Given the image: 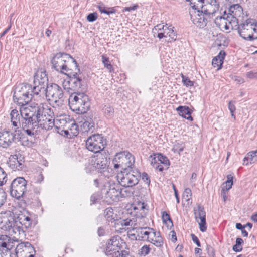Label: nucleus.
Instances as JSON below:
<instances>
[{"label": "nucleus", "mask_w": 257, "mask_h": 257, "mask_svg": "<svg viewBox=\"0 0 257 257\" xmlns=\"http://www.w3.org/2000/svg\"><path fill=\"white\" fill-rule=\"evenodd\" d=\"M38 103H32L27 107H21L20 111L22 118L21 126L29 136L35 134L38 126L37 111Z\"/></svg>", "instance_id": "nucleus-1"}, {"label": "nucleus", "mask_w": 257, "mask_h": 257, "mask_svg": "<svg viewBox=\"0 0 257 257\" xmlns=\"http://www.w3.org/2000/svg\"><path fill=\"white\" fill-rule=\"evenodd\" d=\"M38 126L46 131L51 130L55 125L54 112L46 103L38 104Z\"/></svg>", "instance_id": "nucleus-2"}, {"label": "nucleus", "mask_w": 257, "mask_h": 257, "mask_svg": "<svg viewBox=\"0 0 257 257\" xmlns=\"http://www.w3.org/2000/svg\"><path fill=\"white\" fill-rule=\"evenodd\" d=\"M70 109L78 113H86L89 107L88 97L84 93L74 92L68 99Z\"/></svg>", "instance_id": "nucleus-3"}, {"label": "nucleus", "mask_w": 257, "mask_h": 257, "mask_svg": "<svg viewBox=\"0 0 257 257\" xmlns=\"http://www.w3.org/2000/svg\"><path fill=\"white\" fill-rule=\"evenodd\" d=\"M51 63L54 69L58 72L67 74L68 70L74 69L73 64L76 60L66 53H57L52 58Z\"/></svg>", "instance_id": "nucleus-4"}, {"label": "nucleus", "mask_w": 257, "mask_h": 257, "mask_svg": "<svg viewBox=\"0 0 257 257\" xmlns=\"http://www.w3.org/2000/svg\"><path fill=\"white\" fill-rule=\"evenodd\" d=\"M33 94L32 86L28 84H21L15 89L13 99L15 103L22 107L25 106L31 100Z\"/></svg>", "instance_id": "nucleus-5"}, {"label": "nucleus", "mask_w": 257, "mask_h": 257, "mask_svg": "<svg viewBox=\"0 0 257 257\" xmlns=\"http://www.w3.org/2000/svg\"><path fill=\"white\" fill-rule=\"evenodd\" d=\"M73 67V69L67 71L66 75L69 79L64 80L63 82V88L68 92L70 90L78 92L82 86V80L77 63H74Z\"/></svg>", "instance_id": "nucleus-6"}, {"label": "nucleus", "mask_w": 257, "mask_h": 257, "mask_svg": "<svg viewBox=\"0 0 257 257\" xmlns=\"http://www.w3.org/2000/svg\"><path fill=\"white\" fill-rule=\"evenodd\" d=\"M234 30H237L240 36L246 40L257 39V23L253 19H248L240 24H237Z\"/></svg>", "instance_id": "nucleus-7"}, {"label": "nucleus", "mask_w": 257, "mask_h": 257, "mask_svg": "<svg viewBox=\"0 0 257 257\" xmlns=\"http://www.w3.org/2000/svg\"><path fill=\"white\" fill-rule=\"evenodd\" d=\"M44 94L46 99L53 107H60L63 104V91L58 84L52 83L47 86Z\"/></svg>", "instance_id": "nucleus-8"}, {"label": "nucleus", "mask_w": 257, "mask_h": 257, "mask_svg": "<svg viewBox=\"0 0 257 257\" xmlns=\"http://www.w3.org/2000/svg\"><path fill=\"white\" fill-rule=\"evenodd\" d=\"M125 246V243L120 237L115 236L107 241L104 248V252L109 257H120L121 253L126 251L124 250Z\"/></svg>", "instance_id": "nucleus-9"}, {"label": "nucleus", "mask_w": 257, "mask_h": 257, "mask_svg": "<svg viewBox=\"0 0 257 257\" xmlns=\"http://www.w3.org/2000/svg\"><path fill=\"white\" fill-rule=\"evenodd\" d=\"M135 157L128 151H123L117 153L113 160L114 168L118 171L131 170L133 169L135 163Z\"/></svg>", "instance_id": "nucleus-10"}, {"label": "nucleus", "mask_w": 257, "mask_h": 257, "mask_svg": "<svg viewBox=\"0 0 257 257\" xmlns=\"http://www.w3.org/2000/svg\"><path fill=\"white\" fill-rule=\"evenodd\" d=\"M141 177L137 170H120L117 175L119 184L123 187H133L137 185Z\"/></svg>", "instance_id": "nucleus-11"}, {"label": "nucleus", "mask_w": 257, "mask_h": 257, "mask_svg": "<svg viewBox=\"0 0 257 257\" xmlns=\"http://www.w3.org/2000/svg\"><path fill=\"white\" fill-rule=\"evenodd\" d=\"M48 83V79L46 72L42 69L38 70L34 77L33 94H44L46 87L49 85Z\"/></svg>", "instance_id": "nucleus-12"}, {"label": "nucleus", "mask_w": 257, "mask_h": 257, "mask_svg": "<svg viewBox=\"0 0 257 257\" xmlns=\"http://www.w3.org/2000/svg\"><path fill=\"white\" fill-rule=\"evenodd\" d=\"M106 144V140L101 135L94 134L90 136L86 141V147L90 151L95 153L100 152Z\"/></svg>", "instance_id": "nucleus-13"}, {"label": "nucleus", "mask_w": 257, "mask_h": 257, "mask_svg": "<svg viewBox=\"0 0 257 257\" xmlns=\"http://www.w3.org/2000/svg\"><path fill=\"white\" fill-rule=\"evenodd\" d=\"M27 181L23 177H18L11 183L10 193L12 197L17 199L23 197L26 191Z\"/></svg>", "instance_id": "nucleus-14"}, {"label": "nucleus", "mask_w": 257, "mask_h": 257, "mask_svg": "<svg viewBox=\"0 0 257 257\" xmlns=\"http://www.w3.org/2000/svg\"><path fill=\"white\" fill-rule=\"evenodd\" d=\"M103 192L105 198L108 199L107 201L117 202L121 198L120 187L118 184H107L105 185Z\"/></svg>", "instance_id": "nucleus-15"}, {"label": "nucleus", "mask_w": 257, "mask_h": 257, "mask_svg": "<svg viewBox=\"0 0 257 257\" xmlns=\"http://www.w3.org/2000/svg\"><path fill=\"white\" fill-rule=\"evenodd\" d=\"M20 135L19 133L14 132L13 130L5 128L0 131V147L3 148H7L10 147L14 140L18 139L17 137Z\"/></svg>", "instance_id": "nucleus-16"}, {"label": "nucleus", "mask_w": 257, "mask_h": 257, "mask_svg": "<svg viewBox=\"0 0 257 257\" xmlns=\"http://www.w3.org/2000/svg\"><path fill=\"white\" fill-rule=\"evenodd\" d=\"M174 27L167 24L162 25L158 24L154 27V30L158 31L157 37L161 39L164 37H169L168 42L175 41L177 38L176 33L173 30Z\"/></svg>", "instance_id": "nucleus-17"}, {"label": "nucleus", "mask_w": 257, "mask_h": 257, "mask_svg": "<svg viewBox=\"0 0 257 257\" xmlns=\"http://www.w3.org/2000/svg\"><path fill=\"white\" fill-rule=\"evenodd\" d=\"M232 18V17H230ZM215 23L220 29H224L226 30H233L237 26L235 19H231L228 14H225L220 17H217L215 19Z\"/></svg>", "instance_id": "nucleus-18"}, {"label": "nucleus", "mask_w": 257, "mask_h": 257, "mask_svg": "<svg viewBox=\"0 0 257 257\" xmlns=\"http://www.w3.org/2000/svg\"><path fill=\"white\" fill-rule=\"evenodd\" d=\"M3 230L7 231L11 236H13L14 240L22 239L25 236L23 228L16 218L10 223L8 228Z\"/></svg>", "instance_id": "nucleus-19"}, {"label": "nucleus", "mask_w": 257, "mask_h": 257, "mask_svg": "<svg viewBox=\"0 0 257 257\" xmlns=\"http://www.w3.org/2000/svg\"><path fill=\"white\" fill-rule=\"evenodd\" d=\"M15 250L17 257H34L35 253L34 247L28 242L19 243Z\"/></svg>", "instance_id": "nucleus-20"}, {"label": "nucleus", "mask_w": 257, "mask_h": 257, "mask_svg": "<svg viewBox=\"0 0 257 257\" xmlns=\"http://www.w3.org/2000/svg\"><path fill=\"white\" fill-rule=\"evenodd\" d=\"M195 219L198 222L199 228L201 232L206 230V212L204 207L201 205H198L197 208L194 209Z\"/></svg>", "instance_id": "nucleus-21"}, {"label": "nucleus", "mask_w": 257, "mask_h": 257, "mask_svg": "<svg viewBox=\"0 0 257 257\" xmlns=\"http://www.w3.org/2000/svg\"><path fill=\"white\" fill-rule=\"evenodd\" d=\"M108 160L105 154H98L95 160L93 165L95 169L100 172H104L108 166Z\"/></svg>", "instance_id": "nucleus-22"}, {"label": "nucleus", "mask_w": 257, "mask_h": 257, "mask_svg": "<svg viewBox=\"0 0 257 257\" xmlns=\"http://www.w3.org/2000/svg\"><path fill=\"white\" fill-rule=\"evenodd\" d=\"M228 14L229 17L231 19L232 17L234 19L236 20L237 24L239 23V21L243 19V11L242 7L239 4H234L231 5L229 9Z\"/></svg>", "instance_id": "nucleus-23"}, {"label": "nucleus", "mask_w": 257, "mask_h": 257, "mask_svg": "<svg viewBox=\"0 0 257 257\" xmlns=\"http://www.w3.org/2000/svg\"><path fill=\"white\" fill-rule=\"evenodd\" d=\"M16 218L14 213L10 211L0 213V228L2 230L8 228L10 223Z\"/></svg>", "instance_id": "nucleus-24"}, {"label": "nucleus", "mask_w": 257, "mask_h": 257, "mask_svg": "<svg viewBox=\"0 0 257 257\" xmlns=\"http://www.w3.org/2000/svg\"><path fill=\"white\" fill-rule=\"evenodd\" d=\"M132 231L134 232L131 235L135 237L136 240L148 241L152 232L146 230V228L134 227L132 228Z\"/></svg>", "instance_id": "nucleus-25"}, {"label": "nucleus", "mask_w": 257, "mask_h": 257, "mask_svg": "<svg viewBox=\"0 0 257 257\" xmlns=\"http://www.w3.org/2000/svg\"><path fill=\"white\" fill-rule=\"evenodd\" d=\"M24 161L18 155H11L9 157L8 165L10 168L14 171L21 170L24 166Z\"/></svg>", "instance_id": "nucleus-26"}, {"label": "nucleus", "mask_w": 257, "mask_h": 257, "mask_svg": "<svg viewBox=\"0 0 257 257\" xmlns=\"http://www.w3.org/2000/svg\"><path fill=\"white\" fill-rule=\"evenodd\" d=\"M10 115L12 125L14 127L12 130L14 132L19 133L20 131L18 129L21 126L20 118L22 117L21 114H19L18 111L15 109L11 111Z\"/></svg>", "instance_id": "nucleus-27"}, {"label": "nucleus", "mask_w": 257, "mask_h": 257, "mask_svg": "<svg viewBox=\"0 0 257 257\" xmlns=\"http://www.w3.org/2000/svg\"><path fill=\"white\" fill-rule=\"evenodd\" d=\"M18 223L20 225H24L25 228H28L31 226L32 220L30 217L29 213L26 210H23L18 214L17 216Z\"/></svg>", "instance_id": "nucleus-28"}, {"label": "nucleus", "mask_w": 257, "mask_h": 257, "mask_svg": "<svg viewBox=\"0 0 257 257\" xmlns=\"http://www.w3.org/2000/svg\"><path fill=\"white\" fill-rule=\"evenodd\" d=\"M67 116L65 115H60L54 117L55 127L57 130H60L62 128L69 127L70 122L67 121Z\"/></svg>", "instance_id": "nucleus-29"}, {"label": "nucleus", "mask_w": 257, "mask_h": 257, "mask_svg": "<svg viewBox=\"0 0 257 257\" xmlns=\"http://www.w3.org/2000/svg\"><path fill=\"white\" fill-rule=\"evenodd\" d=\"M201 11L198 12L197 16L193 19V23L199 28L204 27L207 23V17Z\"/></svg>", "instance_id": "nucleus-30"}, {"label": "nucleus", "mask_w": 257, "mask_h": 257, "mask_svg": "<svg viewBox=\"0 0 257 257\" xmlns=\"http://www.w3.org/2000/svg\"><path fill=\"white\" fill-rule=\"evenodd\" d=\"M157 247H161L163 244V240L159 232H152L148 241Z\"/></svg>", "instance_id": "nucleus-31"}, {"label": "nucleus", "mask_w": 257, "mask_h": 257, "mask_svg": "<svg viewBox=\"0 0 257 257\" xmlns=\"http://www.w3.org/2000/svg\"><path fill=\"white\" fill-rule=\"evenodd\" d=\"M135 215L137 216L135 220L133 218L132 219L128 218L123 220L118 219L117 222H116L115 224L117 225H121L122 227L131 226H133V228L136 227V226H137V223H136V222L137 221V218L142 217L143 216V215L142 214V213H140V215L136 214Z\"/></svg>", "instance_id": "nucleus-32"}, {"label": "nucleus", "mask_w": 257, "mask_h": 257, "mask_svg": "<svg viewBox=\"0 0 257 257\" xmlns=\"http://www.w3.org/2000/svg\"><path fill=\"white\" fill-rule=\"evenodd\" d=\"M176 110L182 117L190 121L193 120V118L191 115L192 111L188 106H180L177 108Z\"/></svg>", "instance_id": "nucleus-33"}, {"label": "nucleus", "mask_w": 257, "mask_h": 257, "mask_svg": "<svg viewBox=\"0 0 257 257\" xmlns=\"http://www.w3.org/2000/svg\"><path fill=\"white\" fill-rule=\"evenodd\" d=\"M225 52L224 51H221L218 55L215 57L212 61V65L214 67H217V70L221 69L223 63V60L225 56Z\"/></svg>", "instance_id": "nucleus-34"}, {"label": "nucleus", "mask_w": 257, "mask_h": 257, "mask_svg": "<svg viewBox=\"0 0 257 257\" xmlns=\"http://www.w3.org/2000/svg\"><path fill=\"white\" fill-rule=\"evenodd\" d=\"M219 7L216 5H211L208 4H204L200 11L203 13L206 16L211 15L214 14L217 11H218Z\"/></svg>", "instance_id": "nucleus-35"}, {"label": "nucleus", "mask_w": 257, "mask_h": 257, "mask_svg": "<svg viewBox=\"0 0 257 257\" xmlns=\"http://www.w3.org/2000/svg\"><path fill=\"white\" fill-rule=\"evenodd\" d=\"M10 237L6 235H0V248L6 251L10 250L11 247Z\"/></svg>", "instance_id": "nucleus-36"}, {"label": "nucleus", "mask_w": 257, "mask_h": 257, "mask_svg": "<svg viewBox=\"0 0 257 257\" xmlns=\"http://www.w3.org/2000/svg\"><path fill=\"white\" fill-rule=\"evenodd\" d=\"M104 216L106 219L109 222H115L117 221V215L113 212L112 208H107L104 210Z\"/></svg>", "instance_id": "nucleus-37"}, {"label": "nucleus", "mask_w": 257, "mask_h": 257, "mask_svg": "<svg viewBox=\"0 0 257 257\" xmlns=\"http://www.w3.org/2000/svg\"><path fill=\"white\" fill-rule=\"evenodd\" d=\"M94 127V122L91 118L85 120L81 125V128L84 132H92Z\"/></svg>", "instance_id": "nucleus-38"}, {"label": "nucleus", "mask_w": 257, "mask_h": 257, "mask_svg": "<svg viewBox=\"0 0 257 257\" xmlns=\"http://www.w3.org/2000/svg\"><path fill=\"white\" fill-rule=\"evenodd\" d=\"M190 2V5L191 7L197 10V12H200L204 4H205V0H186Z\"/></svg>", "instance_id": "nucleus-39"}, {"label": "nucleus", "mask_w": 257, "mask_h": 257, "mask_svg": "<svg viewBox=\"0 0 257 257\" xmlns=\"http://www.w3.org/2000/svg\"><path fill=\"white\" fill-rule=\"evenodd\" d=\"M124 187L120 188L121 198L130 197L134 194L135 191L133 187Z\"/></svg>", "instance_id": "nucleus-40"}, {"label": "nucleus", "mask_w": 257, "mask_h": 257, "mask_svg": "<svg viewBox=\"0 0 257 257\" xmlns=\"http://www.w3.org/2000/svg\"><path fill=\"white\" fill-rule=\"evenodd\" d=\"M154 156L157 158V161L160 162V164H163L167 168L168 167L169 161L166 157L161 154H155Z\"/></svg>", "instance_id": "nucleus-41"}, {"label": "nucleus", "mask_w": 257, "mask_h": 257, "mask_svg": "<svg viewBox=\"0 0 257 257\" xmlns=\"http://www.w3.org/2000/svg\"><path fill=\"white\" fill-rule=\"evenodd\" d=\"M97 8L101 13H104L107 15L113 14L115 12V11L113 8H106L103 6L102 4H100L97 6Z\"/></svg>", "instance_id": "nucleus-42"}, {"label": "nucleus", "mask_w": 257, "mask_h": 257, "mask_svg": "<svg viewBox=\"0 0 257 257\" xmlns=\"http://www.w3.org/2000/svg\"><path fill=\"white\" fill-rule=\"evenodd\" d=\"M67 127L69 129L71 135L72 136H77L78 135L79 133L78 126L74 121L72 122V123L70 122L69 127Z\"/></svg>", "instance_id": "nucleus-43"}, {"label": "nucleus", "mask_w": 257, "mask_h": 257, "mask_svg": "<svg viewBox=\"0 0 257 257\" xmlns=\"http://www.w3.org/2000/svg\"><path fill=\"white\" fill-rule=\"evenodd\" d=\"M103 111L108 117H112L114 115V109L110 105H105L103 108Z\"/></svg>", "instance_id": "nucleus-44"}, {"label": "nucleus", "mask_w": 257, "mask_h": 257, "mask_svg": "<svg viewBox=\"0 0 257 257\" xmlns=\"http://www.w3.org/2000/svg\"><path fill=\"white\" fill-rule=\"evenodd\" d=\"M102 61L105 67H106L110 72L113 71L112 65L110 64L108 58L106 56L102 55Z\"/></svg>", "instance_id": "nucleus-45"}, {"label": "nucleus", "mask_w": 257, "mask_h": 257, "mask_svg": "<svg viewBox=\"0 0 257 257\" xmlns=\"http://www.w3.org/2000/svg\"><path fill=\"white\" fill-rule=\"evenodd\" d=\"M246 158L249 160L250 164L254 163L257 161V151L248 152L246 155Z\"/></svg>", "instance_id": "nucleus-46"}, {"label": "nucleus", "mask_w": 257, "mask_h": 257, "mask_svg": "<svg viewBox=\"0 0 257 257\" xmlns=\"http://www.w3.org/2000/svg\"><path fill=\"white\" fill-rule=\"evenodd\" d=\"M7 180V175L4 169L0 167V186L6 183Z\"/></svg>", "instance_id": "nucleus-47"}, {"label": "nucleus", "mask_w": 257, "mask_h": 257, "mask_svg": "<svg viewBox=\"0 0 257 257\" xmlns=\"http://www.w3.org/2000/svg\"><path fill=\"white\" fill-rule=\"evenodd\" d=\"M151 250L149 245H145L143 246L139 250V254L141 256H146L149 254Z\"/></svg>", "instance_id": "nucleus-48"}, {"label": "nucleus", "mask_w": 257, "mask_h": 257, "mask_svg": "<svg viewBox=\"0 0 257 257\" xmlns=\"http://www.w3.org/2000/svg\"><path fill=\"white\" fill-rule=\"evenodd\" d=\"M227 180L225 182L226 188L225 191H228L231 188L233 185V176L231 175H228L227 176Z\"/></svg>", "instance_id": "nucleus-49"}, {"label": "nucleus", "mask_w": 257, "mask_h": 257, "mask_svg": "<svg viewBox=\"0 0 257 257\" xmlns=\"http://www.w3.org/2000/svg\"><path fill=\"white\" fill-rule=\"evenodd\" d=\"M184 146L182 144L177 143L173 146L172 150L174 153H178L180 154L184 150Z\"/></svg>", "instance_id": "nucleus-50"}, {"label": "nucleus", "mask_w": 257, "mask_h": 257, "mask_svg": "<svg viewBox=\"0 0 257 257\" xmlns=\"http://www.w3.org/2000/svg\"><path fill=\"white\" fill-rule=\"evenodd\" d=\"M162 220L164 223L167 224V222H168L172 226L173 223L172 221V220L170 218V216L169 214H168L166 212L164 211L162 213Z\"/></svg>", "instance_id": "nucleus-51"}, {"label": "nucleus", "mask_w": 257, "mask_h": 257, "mask_svg": "<svg viewBox=\"0 0 257 257\" xmlns=\"http://www.w3.org/2000/svg\"><path fill=\"white\" fill-rule=\"evenodd\" d=\"M181 78L184 85L186 87H190L193 85L194 82L191 81L188 77L185 76L183 74H181Z\"/></svg>", "instance_id": "nucleus-52"}, {"label": "nucleus", "mask_w": 257, "mask_h": 257, "mask_svg": "<svg viewBox=\"0 0 257 257\" xmlns=\"http://www.w3.org/2000/svg\"><path fill=\"white\" fill-rule=\"evenodd\" d=\"M44 180V176L41 173H36L32 182L34 183H41Z\"/></svg>", "instance_id": "nucleus-53"}, {"label": "nucleus", "mask_w": 257, "mask_h": 257, "mask_svg": "<svg viewBox=\"0 0 257 257\" xmlns=\"http://www.w3.org/2000/svg\"><path fill=\"white\" fill-rule=\"evenodd\" d=\"M7 195L5 191L0 188V207H2L6 201Z\"/></svg>", "instance_id": "nucleus-54"}, {"label": "nucleus", "mask_w": 257, "mask_h": 257, "mask_svg": "<svg viewBox=\"0 0 257 257\" xmlns=\"http://www.w3.org/2000/svg\"><path fill=\"white\" fill-rule=\"evenodd\" d=\"M150 161L152 166L155 169L158 168V166H159V164H160V162L157 161V158L154 156V157L152 155L150 156Z\"/></svg>", "instance_id": "nucleus-55"}, {"label": "nucleus", "mask_w": 257, "mask_h": 257, "mask_svg": "<svg viewBox=\"0 0 257 257\" xmlns=\"http://www.w3.org/2000/svg\"><path fill=\"white\" fill-rule=\"evenodd\" d=\"M192 196L191 190L189 188H186L183 194V197L186 200L188 201L190 199Z\"/></svg>", "instance_id": "nucleus-56"}, {"label": "nucleus", "mask_w": 257, "mask_h": 257, "mask_svg": "<svg viewBox=\"0 0 257 257\" xmlns=\"http://www.w3.org/2000/svg\"><path fill=\"white\" fill-rule=\"evenodd\" d=\"M98 18V15L96 12L90 13L87 16V20L90 22L95 21Z\"/></svg>", "instance_id": "nucleus-57"}, {"label": "nucleus", "mask_w": 257, "mask_h": 257, "mask_svg": "<svg viewBox=\"0 0 257 257\" xmlns=\"http://www.w3.org/2000/svg\"><path fill=\"white\" fill-rule=\"evenodd\" d=\"M228 109H229L231 113V116L234 117V119H235V116L234 115L233 113L235 111V106L234 105V103H233L232 101H230L228 103Z\"/></svg>", "instance_id": "nucleus-58"}, {"label": "nucleus", "mask_w": 257, "mask_h": 257, "mask_svg": "<svg viewBox=\"0 0 257 257\" xmlns=\"http://www.w3.org/2000/svg\"><path fill=\"white\" fill-rule=\"evenodd\" d=\"M206 250L209 256L214 257V256L215 255L214 250L211 245H207L206 247Z\"/></svg>", "instance_id": "nucleus-59"}, {"label": "nucleus", "mask_w": 257, "mask_h": 257, "mask_svg": "<svg viewBox=\"0 0 257 257\" xmlns=\"http://www.w3.org/2000/svg\"><path fill=\"white\" fill-rule=\"evenodd\" d=\"M246 76L250 79H257V72L252 71L248 72L246 73Z\"/></svg>", "instance_id": "nucleus-60"}, {"label": "nucleus", "mask_w": 257, "mask_h": 257, "mask_svg": "<svg viewBox=\"0 0 257 257\" xmlns=\"http://www.w3.org/2000/svg\"><path fill=\"white\" fill-rule=\"evenodd\" d=\"M191 238H192V239L193 241L195 243H196L197 246H198V247H200L201 246V244H200V242L198 237L196 235H195L194 234H191Z\"/></svg>", "instance_id": "nucleus-61"}, {"label": "nucleus", "mask_w": 257, "mask_h": 257, "mask_svg": "<svg viewBox=\"0 0 257 257\" xmlns=\"http://www.w3.org/2000/svg\"><path fill=\"white\" fill-rule=\"evenodd\" d=\"M142 178L146 184H149L150 181L149 176L146 173H143L142 174Z\"/></svg>", "instance_id": "nucleus-62"}, {"label": "nucleus", "mask_w": 257, "mask_h": 257, "mask_svg": "<svg viewBox=\"0 0 257 257\" xmlns=\"http://www.w3.org/2000/svg\"><path fill=\"white\" fill-rule=\"evenodd\" d=\"M205 3L211 5H216V6L219 7V4L217 0H205Z\"/></svg>", "instance_id": "nucleus-63"}, {"label": "nucleus", "mask_w": 257, "mask_h": 257, "mask_svg": "<svg viewBox=\"0 0 257 257\" xmlns=\"http://www.w3.org/2000/svg\"><path fill=\"white\" fill-rule=\"evenodd\" d=\"M242 248L241 245H237V244H235L233 246V250L235 252H240L242 250Z\"/></svg>", "instance_id": "nucleus-64"}]
</instances>
